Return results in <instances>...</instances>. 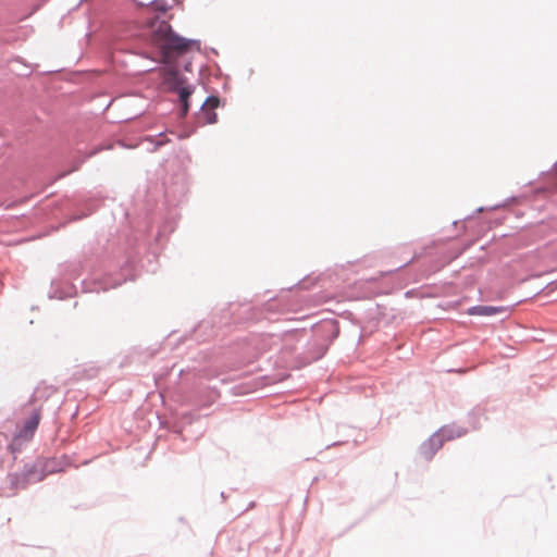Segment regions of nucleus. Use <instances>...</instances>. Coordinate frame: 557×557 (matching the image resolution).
Here are the masks:
<instances>
[{"label": "nucleus", "instance_id": "nucleus-3", "mask_svg": "<svg viewBox=\"0 0 557 557\" xmlns=\"http://www.w3.org/2000/svg\"><path fill=\"white\" fill-rule=\"evenodd\" d=\"M504 309L502 307L494 306H475L468 310V313L471 315H493L499 312H503Z\"/></svg>", "mask_w": 557, "mask_h": 557}, {"label": "nucleus", "instance_id": "nucleus-7", "mask_svg": "<svg viewBox=\"0 0 557 557\" xmlns=\"http://www.w3.org/2000/svg\"><path fill=\"white\" fill-rule=\"evenodd\" d=\"M39 394H40V391H39V389H38V391H36L35 397H36V398H37V397H41Z\"/></svg>", "mask_w": 557, "mask_h": 557}, {"label": "nucleus", "instance_id": "nucleus-6", "mask_svg": "<svg viewBox=\"0 0 557 557\" xmlns=\"http://www.w3.org/2000/svg\"><path fill=\"white\" fill-rule=\"evenodd\" d=\"M205 123L213 124L216 122V113L213 111L207 112L203 110Z\"/></svg>", "mask_w": 557, "mask_h": 557}, {"label": "nucleus", "instance_id": "nucleus-2", "mask_svg": "<svg viewBox=\"0 0 557 557\" xmlns=\"http://www.w3.org/2000/svg\"><path fill=\"white\" fill-rule=\"evenodd\" d=\"M40 421V410H34L28 420L25 422L24 428L20 431L18 437L29 440L33 437L35 430Z\"/></svg>", "mask_w": 557, "mask_h": 557}, {"label": "nucleus", "instance_id": "nucleus-4", "mask_svg": "<svg viewBox=\"0 0 557 557\" xmlns=\"http://www.w3.org/2000/svg\"><path fill=\"white\" fill-rule=\"evenodd\" d=\"M193 90L189 87H181L178 89V97L182 102V115H186L189 110L188 98L191 95Z\"/></svg>", "mask_w": 557, "mask_h": 557}, {"label": "nucleus", "instance_id": "nucleus-1", "mask_svg": "<svg viewBox=\"0 0 557 557\" xmlns=\"http://www.w3.org/2000/svg\"><path fill=\"white\" fill-rule=\"evenodd\" d=\"M166 8L159 3H151L141 9L140 16L143 24L147 29V37L152 47L159 50L161 61L170 66L162 70L163 82L173 90L183 87L178 71L171 63L180 55L188 52L193 46L191 40H187L173 33L170 24L160 16L165 14Z\"/></svg>", "mask_w": 557, "mask_h": 557}, {"label": "nucleus", "instance_id": "nucleus-5", "mask_svg": "<svg viewBox=\"0 0 557 557\" xmlns=\"http://www.w3.org/2000/svg\"><path fill=\"white\" fill-rule=\"evenodd\" d=\"M219 104H220L219 98L212 96L206 100L202 109L205 110L206 107H209L210 109L214 110L219 107Z\"/></svg>", "mask_w": 557, "mask_h": 557}]
</instances>
